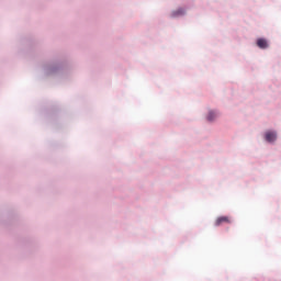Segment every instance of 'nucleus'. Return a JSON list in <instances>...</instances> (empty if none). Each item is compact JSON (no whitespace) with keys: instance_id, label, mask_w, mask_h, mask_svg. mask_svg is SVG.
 <instances>
[{"instance_id":"5","label":"nucleus","mask_w":281,"mask_h":281,"mask_svg":"<svg viewBox=\"0 0 281 281\" xmlns=\"http://www.w3.org/2000/svg\"><path fill=\"white\" fill-rule=\"evenodd\" d=\"M217 116L216 112L214 111H210L209 115H207V120L210 122L214 121V119Z\"/></svg>"},{"instance_id":"2","label":"nucleus","mask_w":281,"mask_h":281,"mask_svg":"<svg viewBox=\"0 0 281 281\" xmlns=\"http://www.w3.org/2000/svg\"><path fill=\"white\" fill-rule=\"evenodd\" d=\"M276 139H277V134H276V132L269 131V132L266 133V140H267V142L273 143V142H276Z\"/></svg>"},{"instance_id":"3","label":"nucleus","mask_w":281,"mask_h":281,"mask_svg":"<svg viewBox=\"0 0 281 281\" xmlns=\"http://www.w3.org/2000/svg\"><path fill=\"white\" fill-rule=\"evenodd\" d=\"M257 45L261 49H266L268 47V43H267V41L265 38H259L257 41Z\"/></svg>"},{"instance_id":"4","label":"nucleus","mask_w":281,"mask_h":281,"mask_svg":"<svg viewBox=\"0 0 281 281\" xmlns=\"http://www.w3.org/2000/svg\"><path fill=\"white\" fill-rule=\"evenodd\" d=\"M183 14H184V10L182 8H180L178 10H176V11H172L171 16L172 18H177V16H181Z\"/></svg>"},{"instance_id":"1","label":"nucleus","mask_w":281,"mask_h":281,"mask_svg":"<svg viewBox=\"0 0 281 281\" xmlns=\"http://www.w3.org/2000/svg\"><path fill=\"white\" fill-rule=\"evenodd\" d=\"M232 220L231 217L223 215L222 217H217V220L215 221V226L218 227L223 224H231Z\"/></svg>"}]
</instances>
